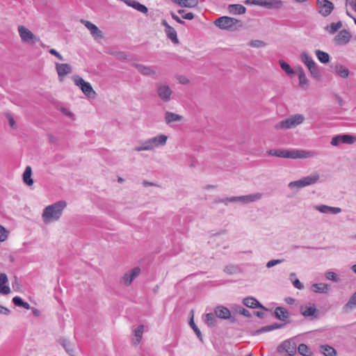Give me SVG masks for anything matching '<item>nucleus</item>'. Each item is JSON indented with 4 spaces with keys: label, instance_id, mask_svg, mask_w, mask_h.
Returning a JSON list of instances; mask_svg holds the SVG:
<instances>
[{
    "label": "nucleus",
    "instance_id": "obj_1",
    "mask_svg": "<svg viewBox=\"0 0 356 356\" xmlns=\"http://www.w3.org/2000/svg\"><path fill=\"white\" fill-rule=\"evenodd\" d=\"M270 156H274L284 159H309L315 157L318 153L315 151L304 150V149H273L267 152Z\"/></svg>",
    "mask_w": 356,
    "mask_h": 356
},
{
    "label": "nucleus",
    "instance_id": "obj_2",
    "mask_svg": "<svg viewBox=\"0 0 356 356\" xmlns=\"http://www.w3.org/2000/svg\"><path fill=\"white\" fill-rule=\"evenodd\" d=\"M66 207L67 202L65 200H60L46 207L42 213L43 222L49 224L58 220Z\"/></svg>",
    "mask_w": 356,
    "mask_h": 356
},
{
    "label": "nucleus",
    "instance_id": "obj_3",
    "mask_svg": "<svg viewBox=\"0 0 356 356\" xmlns=\"http://www.w3.org/2000/svg\"><path fill=\"white\" fill-rule=\"evenodd\" d=\"M305 120V116L302 114H295L291 115L284 120L280 121L275 126L277 129H293L299 124H301Z\"/></svg>",
    "mask_w": 356,
    "mask_h": 356
},
{
    "label": "nucleus",
    "instance_id": "obj_4",
    "mask_svg": "<svg viewBox=\"0 0 356 356\" xmlns=\"http://www.w3.org/2000/svg\"><path fill=\"white\" fill-rule=\"evenodd\" d=\"M263 195L260 193H255L247 195L227 197L220 200L218 202H222L227 205L229 202H241L242 203L253 202L261 199Z\"/></svg>",
    "mask_w": 356,
    "mask_h": 356
},
{
    "label": "nucleus",
    "instance_id": "obj_5",
    "mask_svg": "<svg viewBox=\"0 0 356 356\" xmlns=\"http://www.w3.org/2000/svg\"><path fill=\"white\" fill-rule=\"evenodd\" d=\"M300 60L307 66L311 75L314 78L316 79H319L321 78V75L320 70L312 56H310L307 52L303 51L300 54Z\"/></svg>",
    "mask_w": 356,
    "mask_h": 356
},
{
    "label": "nucleus",
    "instance_id": "obj_6",
    "mask_svg": "<svg viewBox=\"0 0 356 356\" xmlns=\"http://www.w3.org/2000/svg\"><path fill=\"white\" fill-rule=\"evenodd\" d=\"M213 23L222 30L232 31L235 29L236 25L240 23V21L234 17L222 16L217 18Z\"/></svg>",
    "mask_w": 356,
    "mask_h": 356
},
{
    "label": "nucleus",
    "instance_id": "obj_7",
    "mask_svg": "<svg viewBox=\"0 0 356 356\" xmlns=\"http://www.w3.org/2000/svg\"><path fill=\"white\" fill-rule=\"evenodd\" d=\"M72 79L76 86H79L82 92L88 97H94L96 93L89 82L85 81L81 76L75 75Z\"/></svg>",
    "mask_w": 356,
    "mask_h": 356
},
{
    "label": "nucleus",
    "instance_id": "obj_8",
    "mask_svg": "<svg viewBox=\"0 0 356 356\" xmlns=\"http://www.w3.org/2000/svg\"><path fill=\"white\" fill-rule=\"evenodd\" d=\"M17 31L21 40L23 42L29 44H35L40 41L39 38L35 36L29 29L24 26L20 25L17 27Z\"/></svg>",
    "mask_w": 356,
    "mask_h": 356
},
{
    "label": "nucleus",
    "instance_id": "obj_9",
    "mask_svg": "<svg viewBox=\"0 0 356 356\" xmlns=\"http://www.w3.org/2000/svg\"><path fill=\"white\" fill-rule=\"evenodd\" d=\"M156 88L157 95L161 100L165 103L170 101L173 92L168 84L159 83H156Z\"/></svg>",
    "mask_w": 356,
    "mask_h": 356
},
{
    "label": "nucleus",
    "instance_id": "obj_10",
    "mask_svg": "<svg viewBox=\"0 0 356 356\" xmlns=\"http://www.w3.org/2000/svg\"><path fill=\"white\" fill-rule=\"evenodd\" d=\"M297 344L295 339H290L284 341L281 344L277 346L278 352H286L289 356H293L296 353Z\"/></svg>",
    "mask_w": 356,
    "mask_h": 356
},
{
    "label": "nucleus",
    "instance_id": "obj_11",
    "mask_svg": "<svg viewBox=\"0 0 356 356\" xmlns=\"http://www.w3.org/2000/svg\"><path fill=\"white\" fill-rule=\"evenodd\" d=\"M356 141V137L348 135H337L332 138L330 144L333 146H339L341 144H353Z\"/></svg>",
    "mask_w": 356,
    "mask_h": 356
},
{
    "label": "nucleus",
    "instance_id": "obj_12",
    "mask_svg": "<svg viewBox=\"0 0 356 356\" xmlns=\"http://www.w3.org/2000/svg\"><path fill=\"white\" fill-rule=\"evenodd\" d=\"M318 13L323 17L331 14L334 9V4L328 0H317Z\"/></svg>",
    "mask_w": 356,
    "mask_h": 356
},
{
    "label": "nucleus",
    "instance_id": "obj_13",
    "mask_svg": "<svg viewBox=\"0 0 356 356\" xmlns=\"http://www.w3.org/2000/svg\"><path fill=\"white\" fill-rule=\"evenodd\" d=\"M140 271L139 267L132 268L124 274L121 278V282L126 286H130L133 280L140 275Z\"/></svg>",
    "mask_w": 356,
    "mask_h": 356
},
{
    "label": "nucleus",
    "instance_id": "obj_14",
    "mask_svg": "<svg viewBox=\"0 0 356 356\" xmlns=\"http://www.w3.org/2000/svg\"><path fill=\"white\" fill-rule=\"evenodd\" d=\"M161 25L165 27V33L167 37L174 43L178 44L179 40L175 29L170 26L165 19H162Z\"/></svg>",
    "mask_w": 356,
    "mask_h": 356
},
{
    "label": "nucleus",
    "instance_id": "obj_15",
    "mask_svg": "<svg viewBox=\"0 0 356 356\" xmlns=\"http://www.w3.org/2000/svg\"><path fill=\"white\" fill-rule=\"evenodd\" d=\"M253 3L267 8H280L282 6L281 0H254Z\"/></svg>",
    "mask_w": 356,
    "mask_h": 356
},
{
    "label": "nucleus",
    "instance_id": "obj_16",
    "mask_svg": "<svg viewBox=\"0 0 356 356\" xmlns=\"http://www.w3.org/2000/svg\"><path fill=\"white\" fill-rule=\"evenodd\" d=\"M350 33L348 30L343 29L338 33L334 40L337 44L343 45L348 44L350 42Z\"/></svg>",
    "mask_w": 356,
    "mask_h": 356
},
{
    "label": "nucleus",
    "instance_id": "obj_17",
    "mask_svg": "<svg viewBox=\"0 0 356 356\" xmlns=\"http://www.w3.org/2000/svg\"><path fill=\"white\" fill-rule=\"evenodd\" d=\"M152 150L165 145L168 140V136L165 134H159L152 138H150Z\"/></svg>",
    "mask_w": 356,
    "mask_h": 356
},
{
    "label": "nucleus",
    "instance_id": "obj_18",
    "mask_svg": "<svg viewBox=\"0 0 356 356\" xmlns=\"http://www.w3.org/2000/svg\"><path fill=\"white\" fill-rule=\"evenodd\" d=\"M81 22L90 31L91 35L97 38H102V32L99 29V28L92 22L82 19Z\"/></svg>",
    "mask_w": 356,
    "mask_h": 356
},
{
    "label": "nucleus",
    "instance_id": "obj_19",
    "mask_svg": "<svg viewBox=\"0 0 356 356\" xmlns=\"http://www.w3.org/2000/svg\"><path fill=\"white\" fill-rule=\"evenodd\" d=\"M183 120V116L177 113L170 111H166L165 113L164 120L165 122L168 125H172L175 122H180Z\"/></svg>",
    "mask_w": 356,
    "mask_h": 356
},
{
    "label": "nucleus",
    "instance_id": "obj_20",
    "mask_svg": "<svg viewBox=\"0 0 356 356\" xmlns=\"http://www.w3.org/2000/svg\"><path fill=\"white\" fill-rule=\"evenodd\" d=\"M132 65L143 75L154 76L156 74V70L152 67L146 66L139 63H133Z\"/></svg>",
    "mask_w": 356,
    "mask_h": 356
},
{
    "label": "nucleus",
    "instance_id": "obj_21",
    "mask_svg": "<svg viewBox=\"0 0 356 356\" xmlns=\"http://www.w3.org/2000/svg\"><path fill=\"white\" fill-rule=\"evenodd\" d=\"M56 70L60 79L71 74L72 72V67L67 63H56Z\"/></svg>",
    "mask_w": 356,
    "mask_h": 356
},
{
    "label": "nucleus",
    "instance_id": "obj_22",
    "mask_svg": "<svg viewBox=\"0 0 356 356\" xmlns=\"http://www.w3.org/2000/svg\"><path fill=\"white\" fill-rule=\"evenodd\" d=\"M320 175L317 172H314L308 176L301 178L304 187L315 184L318 181Z\"/></svg>",
    "mask_w": 356,
    "mask_h": 356
},
{
    "label": "nucleus",
    "instance_id": "obj_23",
    "mask_svg": "<svg viewBox=\"0 0 356 356\" xmlns=\"http://www.w3.org/2000/svg\"><path fill=\"white\" fill-rule=\"evenodd\" d=\"M300 312L304 316L310 317L315 314L316 309L314 304L309 303L307 305L300 306Z\"/></svg>",
    "mask_w": 356,
    "mask_h": 356
},
{
    "label": "nucleus",
    "instance_id": "obj_24",
    "mask_svg": "<svg viewBox=\"0 0 356 356\" xmlns=\"http://www.w3.org/2000/svg\"><path fill=\"white\" fill-rule=\"evenodd\" d=\"M214 313L216 317L222 319H228L231 317L230 311L225 307L218 306L215 308Z\"/></svg>",
    "mask_w": 356,
    "mask_h": 356
},
{
    "label": "nucleus",
    "instance_id": "obj_25",
    "mask_svg": "<svg viewBox=\"0 0 356 356\" xmlns=\"http://www.w3.org/2000/svg\"><path fill=\"white\" fill-rule=\"evenodd\" d=\"M136 152L152 151V147L150 138L143 140L139 142L138 145L134 147Z\"/></svg>",
    "mask_w": 356,
    "mask_h": 356
},
{
    "label": "nucleus",
    "instance_id": "obj_26",
    "mask_svg": "<svg viewBox=\"0 0 356 356\" xmlns=\"http://www.w3.org/2000/svg\"><path fill=\"white\" fill-rule=\"evenodd\" d=\"M315 209L317 211H318L321 213H331L333 214H338L341 211V209L339 207H330V206H327V205L316 206L315 207Z\"/></svg>",
    "mask_w": 356,
    "mask_h": 356
},
{
    "label": "nucleus",
    "instance_id": "obj_27",
    "mask_svg": "<svg viewBox=\"0 0 356 356\" xmlns=\"http://www.w3.org/2000/svg\"><path fill=\"white\" fill-rule=\"evenodd\" d=\"M243 304L250 308H261L263 309H266L264 306H262L259 302L253 297H248L243 299Z\"/></svg>",
    "mask_w": 356,
    "mask_h": 356
},
{
    "label": "nucleus",
    "instance_id": "obj_28",
    "mask_svg": "<svg viewBox=\"0 0 356 356\" xmlns=\"http://www.w3.org/2000/svg\"><path fill=\"white\" fill-rule=\"evenodd\" d=\"M298 75L300 87L304 90H307L308 88L309 81L302 67H298Z\"/></svg>",
    "mask_w": 356,
    "mask_h": 356
},
{
    "label": "nucleus",
    "instance_id": "obj_29",
    "mask_svg": "<svg viewBox=\"0 0 356 356\" xmlns=\"http://www.w3.org/2000/svg\"><path fill=\"white\" fill-rule=\"evenodd\" d=\"M228 11L232 15H241L245 13L246 8L241 4H231L228 6Z\"/></svg>",
    "mask_w": 356,
    "mask_h": 356
},
{
    "label": "nucleus",
    "instance_id": "obj_30",
    "mask_svg": "<svg viewBox=\"0 0 356 356\" xmlns=\"http://www.w3.org/2000/svg\"><path fill=\"white\" fill-rule=\"evenodd\" d=\"M312 288L315 293H327L330 291V285L325 283L314 284Z\"/></svg>",
    "mask_w": 356,
    "mask_h": 356
},
{
    "label": "nucleus",
    "instance_id": "obj_31",
    "mask_svg": "<svg viewBox=\"0 0 356 356\" xmlns=\"http://www.w3.org/2000/svg\"><path fill=\"white\" fill-rule=\"evenodd\" d=\"M181 7L194 8L198 4V0H171Z\"/></svg>",
    "mask_w": 356,
    "mask_h": 356
},
{
    "label": "nucleus",
    "instance_id": "obj_32",
    "mask_svg": "<svg viewBox=\"0 0 356 356\" xmlns=\"http://www.w3.org/2000/svg\"><path fill=\"white\" fill-rule=\"evenodd\" d=\"M274 314L280 321H286L289 318L288 311L282 307H277L275 310Z\"/></svg>",
    "mask_w": 356,
    "mask_h": 356
},
{
    "label": "nucleus",
    "instance_id": "obj_33",
    "mask_svg": "<svg viewBox=\"0 0 356 356\" xmlns=\"http://www.w3.org/2000/svg\"><path fill=\"white\" fill-rule=\"evenodd\" d=\"M8 282V277L6 274L1 273L0 275V293L2 294H8L10 292V287L8 286H3Z\"/></svg>",
    "mask_w": 356,
    "mask_h": 356
},
{
    "label": "nucleus",
    "instance_id": "obj_34",
    "mask_svg": "<svg viewBox=\"0 0 356 356\" xmlns=\"http://www.w3.org/2000/svg\"><path fill=\"white\" fill-rule=\"evenodd\" d=\"M32 170L30 166H26L23 173V181L28 186L33 184V179L31 178Z\"/></svg>",
    "mask_w": 356,
    "mask_h": 356
},
{
    "label": "nucleus",
    "instance_id": "obj_35",
    "mask_svg": "<svg viewBox=\"0 0 356 356\" xmlns=\"http://www.w3.org/2000/svg\"><path fill=\"white\" fill-rule=\"evenodd\" d=\"M321 352L325 356H336L337 352L335 349L328 345H322L320 347Z\"/></svg>",
    "mask_w": 356,
    "mask_h": 356
},
{
    "label": "nucleus",
    "instance_id": "obj_36",
    "mask_svg": "<svg viewBox=\"0 0 356 356\" xmlns=\"http://www.w3.org/2000/svg\"><path fill=\"white\" fill-rule=\"evenodd\" d=\"M316 56L318 60L322 63H327L330 61V56L327 53L321 50L315 51Z\"/></svg>",
    "mask_w": 356,
    "mask_h": 356
},
{
    "label": "nucleus",
    "instance_id": "obj_37",
    "mask_svg": "<svg viewBox=\"0 0 356 356\" xmlns=\"http://www.w3.org/2000/svg\"><path fill=\"white\" fill-rule=\"evenodd\" d=\"M356 307V291L351 296L347 303L343 306L345 311H348Z\"/></svg>",
    "mask_w": 356,
    "mask_h": 356
},
{
    "label": "nucleus",
    "instance_id": "obj_38",
    "mask_svg": "<svg viewBox=\"0 0 356 356\" xmlns=\"http://www.w3.org/2000/svg\"><path fill=\"white\" fill-rule=\"evenodd\" d=\"M335 71L341 78L346 79L348 77L349 70L343 65H337L335 67Z\"/></svg>",
    "mask_w": 356,
    "mask_h": 356
},
{
    "label": "nucleus",
    "instance_id": "obj_39",
    "mask_svg": "<svg viewBox=\"0 0 356 356\" xmlns=\"http://www.w3.org/2000/svg\"><path fill=\"white\" fill-rule=\"evenodd\" d=\"M342 27L341 22H333L330 25L327 26L325 29L329 32V33L333 35L339 29Z\"/></svg>",
    "mask_w": 356,
    "mask_h": 356
},
{
    "label": "nucleus",
    "instance_id": "obj_40",
    "mask_svg": "<svg viewBox=\"0 0 356 356\" xmlns=\"http://www.w3.org/2000/svg\"><path fill=\"white\" fill-rule=\"evenodd\" d=\"M216 316L214 314L209 313L207 314L204 318V322L209 325V326H215L216 325Z\"/></svg>",
    "mask_w": 356,
    "mask_h": 356
},
{
    "label": "nucleus",
    "instance_id": "obj_41",
    "mask_svg": "<svg viewBox=\"0 0 356 356\" xmlns=\"http://www.w3.org/2000/svg\"><path fill=\"white\" fill-rule=\"evenodd\" d=\"M60 345L65 349V350L70 355H72L73 348L70 342L65 339H60L59 340Z\"/></svg>",
    "mask_w": 356,
    "mask_h": 356
},
{
    "label": "nucleus",
    "instance_id": "obj_42",
    "mask_svg": "<svg viewBox=\"0 0 356 356\" xmlns=\"http://www.w3.org/2000/svg\"><path fill=\"white\" fill-rule=\"evenodd\" d=\"M298 353L303 356H310L312 355V352L308 348V346L305 343H300L298 347Z\"/></svg>",
    "mask_w": 356,
    "mask_h": 356
},
{
    "label": "nucleus",
    "instance_id": "obj_43",
    "mask_svg": "<svg viewBox=\"0 0 356 356\" xmlns=\"http://www.w3.org/2000/svg\"><path fill=\"white\" fill-rule=\"evenodd\" d=\"M143 325H139L136 330H135V340L134 342L135 344H138L140 343L142 339L143 332Z\"/></svg>",
    "mask_w": 356,
    "mask_h": 356
},
{
    "label": "nucleus",
    "instance_id": "obj_44",
    "mask_svg": "<svg viewBox=\"0 0 356 356\" xmlns=\"http://www.w3.org/2000/svg\"><path fill=\"white\" fill-rule=\"evenodd\" d=\"M280 67L288 74H292L294 71L291 69L290 65L285 61L280 60L279 61Z\"/></svg>",
    "mask_w": 356,
    "mask_h": 356
},
{
    "label": "nucleus",
    "instance_id": "obj_45",
    "mask_svg": "<svg viewBox=\"0 0 356 356\" xmlns=\"http://www.w3.org/2000/svg\"><path fill=\"white\" fill-rule=\"evenodd\" d=\"M282 326V325H280V324H278V323H275L272 325H267V326H264L263 327H261V329L258 330L257 331V333H261V332H268V331H271L274 329H277V328H280Z\"/></svg>",
    "mask_w": 356,
    "mask_h": 356
},
{
    "label": "nucleus",
    "instance_id": "obj_46",
    "mask_svg": "<svg viewBox=\"0 0 356 356\" xmlns=\"http://www.w3.org/2000/svg\"><path fill=\"white\" fill-rule=\"evenodd\" d=\"M234 311L239 314H241V315L247 316V317L250 316V312L248 309L243 307L242 306L236 305V306H234Z\"/></svg>",
    "mask_w": 356,
    "mask_h": 356
},
{
    "label": "nucleus",
    "instance_id": "obj_47",
    "mask_svg": "<svg viewBox=\"0 0 356 356\" xmlns=\"http://www.w3.org/2000/svg\"><path fill=\"white\" fill-rule=\"evenodd\" d=\"M189 324H190V326L191 327V328L193 330V331L196 334V335L198 337V339L200 341H202V333H201L200 330L198 329V327H197V325L195 324L193 318L190 321Z\"/></svg>",
    "mask_w": 356,
    "mask_h": 356
},
{
    "label": "nucleus",
    "instance_id": "obj_48",
    "mask_svg": "<svg viewBox=\"0 0 356 356\" xmlns=\"http://www.w3.org/2000/svg\"><path fill=\"white\" fill-rule=\"evenodd\" d=\"M248 44L249 46L255 48L264 47L266 45L265 42L259 40H251Z\"/></svg>",
    "mask_w": 356,
    "mask_h": 356
},
{
    "label": "nucleus",
    "instance_id": "obj_49",
    "mask_svg": "<svg viewBox=\"0 0 356 356\" xmlns=\"http://www.w3.org/2000/svg\"><path fill=\"white\" fill-rule=\"evenodd\" d=\"M288 187L290 189H293V188L298 189V188H303L304 186H303L301 179H300L298 180L291 181L290 183H289Z\"/></svg>",
    "mask_w": 356,
    "mask_h": 356
},
{
    "label": "nucleus",
    "instance_id": "obj_50",
    "mask_svg": "<svg viewBox=\"0 0 356 356\" xmlns=\"http://www.w3.org/2000/svg\"><path fill=\"white\" fill-rule=\"evenodd\" d=\"M325 277L327 280H331V281H333L335 282H339V278L338 277V275L332 271L327 272L325 275Z\"/></svg>",
    "mask_w": 356,
    "mask_h": 356
},
{
    "label": "nucleus",
    "instance_id": "obj_51",
    "mask_svg": "<svg viewBox=\"0 0 356 356\" xmlns=\"http://www.w3.org/2000/svg\"><path fill=\"white\" fill-rule=\"evenodd\" d=\"M224 271L227 274L233 275L238 272V268L235 266H228L225 268Z\"/></svg>",
    "mask_w": 356,
    "mask_h": 356
},
{
    "label": "nucleus",
    "instance_id": "obj_52",
    "mask_svg": "<svg viewBox=\"0 0 356 356\" xmlns=\"http://www.w3.org/2000/svg\"><path fill=\"white\" fill-rule=\"evenodd\" d=\"M178 13L182 15V18L188 20H191L194 18L195 15L193 13H185L184 10L180 9L178 10Z\"/></svg>",
    "mask_w": 356,
    "mask_h": 356
},
{
    "label": "nucleus",
    "instance_id": "obj_53",
    "mask_svg": "<svg viewBox=\"0 0 356 356\" xmlns=\"http://www.w3.org/2000/svg\"><path fill=\"white\" fill-rule=\"evenodd\" d=\"M284 261V259H272L267 262L266 267L270 268L275 265L280 264Z\"/></svg>",
    "mask_w": 356,
    "mask_h": 356
},
{
    "label": "nucleus",
    "instance_id": "obj_54",
    "mask_svg": "<svg viewBox=\"0 0 356 356\" xmlns=\"http://www.w3.org/2000/svg\"><path fill=\"white\" fill-rule=\"evenodd\" d=\"M8 236V232L4 228V231H0V242L5 241Z\"/></svg>",
    "mask_w": 356,
    "mask_h": 356
},
{
    "label": "nucleus",
    "instance_id": "obj_55",
    "mask_svg": "<svg viewBox=\"0 0 356 356\" xmlns=\"http://www.w3.org/2000/svg\"><path fill=\"white\" fill-rule=\"evenodd\" d=\"M24 301L19 297L15 296L13 298V302L18 307H21Z\"/></svg>",
    "mask_w": 356,
    "mask_h": 356
},
{
    "label": "nucleus",
    "instance_id": "obj_56",
    "mask_svg": "<svg viewBox=\"0 0 356 356\" xmlns=\"http://www.w3.org/2000/svg\"><path fill=\"white\" fill-rule=\"evenodd\" d=\"M49 53L51 54V55H54L56 57H57L60 60H63V57L62 56V55L58 52L56 49H51L49 50Z\"/></svg>",
    "mask_w": 356,
    "mask_h": 356
},
{
    "label": "nucleus",
    "instance_id": "obj_57",
    "mask_svg": "<svg viewBox=\"0 0 356 356\" xmlns=\"http://www.w3.org/2000/svg\"><path fill=\"white\" fill-rule=\"evenodd\" d=\"M293 284L294 287H296L298 289H302L304 288L303 284L300 282L298 279L295 280L293 282Z\"/></svg>",
    "mask_w": 356,
    "mask_h": 356
},
{
    "label": "nucleus",
    "instance_id": "obj_58",
    "mask_svg": "<svg viewBox=\"0 0 356 356\" xmlns=\"http://www.w3.org/2000/svg\"><path fill=\"white\" fill-rule=\"evenodd\" d=\"M170 14H171V16H172V19H175L177 22H178V23H179L181 24H184L185 23L184 21H183L175 13L172 12Z\"/></svg>",
    "mask_w": 356,
    "mask_h": 356
},
{
    "label": "nucleus",
    "instance_id": "obj_59",
    "mask_svg": "<svg viewBox=\"0 0 356 356\" xmlns=\"http://www.w3.org/2000/svg\"><path fill=\"white\" fill-rule=\"evenodd\" d=\"M0 314L8 315L10 314V310L6 307L0 305Z\"/></svg>",
    "mask_w": 356,
    "mask_h": 356
},
{
    "label": "nucleus",
    "instance_id": "obj_60",
    "mask_svg": "<svg viewBox=\"0 0 356 356\" xmlns=\"http://www.w3.org/2000/svg\"><path fill=\"white\" fill-rule=\"evenodd\" d=\"M60 110L65 115L70 116V117L72 116V113L70 111H68L67 108L62 107V108H60Z\"/></svg>",
    "mask_w": 356,
    "mask_h": 356
},
{
    "label": "nucleus",
    "instance_id": "obj_61",
    "mask_svg": "<svg viewBox=\"0 0 356 356\" xmlns=\"http://www.w3.org/2000/svg\"><path fill=\"white\" fill-rule=\"evenodd\" d=\"M179 82L181 84H187L189 83V80L185 76H181L179 78Z\"/></svg>",
    "mask_w": 356,
    "mask_h": 356
},
{
    "label": "nucleus",
    "instance_id": "obj_62",
    "mask_svg": "<svg viewBox=\"0 0 356 356\" xmlns=\"http://www.w3.org/2000/svg\"><path fill=\"white\" fill-rule=\"evenodd\" d=\"M117 58L120 60H126L127 59V55L124 54L123 52H119L117 54Z\"/></svg>",
    "mask_w": 356,
    "mask_h": 356
},
{
    "label": "nucleus",
    "instance_id": "obj_63",
    "mask_svg": "<svg viewBox=\"0 0 356 356\" xmlns=\"http://www.w3.org/2000/svg\"><path fill=\"white\" fill-rule=\"evenodd\" d=\"M335 98H336V100H337V103L339 104V105L341 106H343V101L342 98L341 97H339V95H336Z\"/></svg>",
    "mask_w": 356,
    "mask_h": 356
},
{
    "label": "nucleus",
    "instance_id": "obj_64",
    "mask_svg": "<svg viewBox=\"0 0 356 356\" xmlns=\"http://www.w3.org/2000/svg\"><path fill=\"white\" fill-rule=\"evenodd\" d=\"M31 309L34 316H38L40 315V311L38 309H37L36 308H33V307H31Z\"/></svg>",
    "mask_w": 356,
    "mask_h": 356
}]
</instances>
